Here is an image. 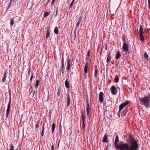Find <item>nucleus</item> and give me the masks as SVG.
I'll return each mask as SVG.
<instances>
[{
	"label": "nucleus",
	"instance_id": "f257e3e1",
	"mask_svg": "<svg viewBox=\"0 0 150 150\" xmlns=\"http://www.w3.org/2000/svg\"><path fill=\"white\" fill-rule=\"evenodd\" d=\"M128 142L130 144L129 146L127 143L125 144H117L115 146L117 149H120V150H137L139 147L138 141L132 136L131 134L128 135Z\"/></svg>",
	"mask_w": 150,
	"mask_h": 150
},
{
	"label": "nucleus",
	"instance_id": "f03ea898",
	"mask_svg": "<svg viewBox=\"0 0 150 150\" xmlns=\"http://www.w3.org/2000/svg\"><path fill=\"white\" fill-rule=\"evenodd\" d=\"M139 100L141 105L144 106L146 108L150 107V94L149 93L148 96L139 98Z\"/></svg>",
	"mask_w": 150,
	"mask_h": 150
},
{
	"label": "nucleus",
	"instance_id": "7ed1b4c3",
	"mask_svg": "<svg viewBox=\"0 0 150 150\" xmlns=\"http://www.w3.org/2000/svg\"><path fill=\"white\" fill-rule=\"evenodd\" d=\"M143 28L142 26V25H140V28L139 30V35L140 38L142 42H144V37L143 35Z\"/></svg>",
	"mask_w": 150,
	"mask_h": 150
},
{
	"label": "nucleus",
	"instance_id": "20e7f679",
	"mask_svg": "<svg viewBox=\"0 0 150 150\" xmlns=\"http://www.w3.org/2000/svg\"><path fill=\"white\" fill-rule=\"evenodd\" d=\"M129 45L126 42H124L123 45L122 49L124 50L125 52H127L129 51Z\"/></svg>",
	"mask_w": 150,
	"mask_h": 150
},
{
	"label": "nucleus",
	"instance_id": "39448f33",
	"mask_svg": "<svg viewBox=\"0 0 150 150\" xmlns=\"http://www.w3.org/2000/svg\"><path fill=\"white\" fill-rule=\"evenodd\" d=\"M110 90L112 94L113 95H116L117 92V89L116 87L114 85L111 86Z\"/></svg>",
	"mask_w": 150,
	"mask_h": 150
},
{
	"label": "nucleus",
	"instance_id": "423d86ee",
	"mask_svg": "<svg viewBox=\"0 0 150 150\" xmlns=\"http://www.w3.org/2000/svg\"><path fill=\"white\" fill-rule=\"evenodd\" d=\"M129 101H127L125 103H122L119 106V109L120 110H122L129 103Z\"/></svg>",
	"mask_w": 150,
	"mask_h": 150
},
{
	"label": "nucleus",
	"instance_id": "0eeeda50",
	"mask_svg": "<svg viewBox=\"0 0 150 150\" xmlns=\"http://www.w3.org/2000/svg\"><path fill=\"white\" fill-rule=\"evenodd\" d=\"M104 94L102 92H100L99 95V100L100 103H102L104 100Z\"/></svg>",
	"mask_w": 150,
	"mask_h": 150
},
{
	"label": "nucleus",
	"instance_id": "6e6552de",
	"mask_svg": "<svg viewBox=\"0 0 150 150\" xmlns=\"http://www.w3.org/2000/svg\"><path fill=\"white\" fill-rule=\"evenodd\" d=\"M108 135H107V134L105 133L103 138L102 141L104 143H108Z\"/></svg>",
	"mask_w": 150,
	"mask_h": 150
},
{
	"label": "nucleus",
	"instance_id": "1a4fd4ad",
	"mask_svg": "<svg viewBox=\"0 0 150 150\" xmlns=\"http://www.w3.org/2000/svg\"><path fill=\"white\" fill-rule=\"evenodd\" d=\"M11 104V103L10 102V103H8V105H7V108L6 110V118L8 117L10 110Z\"/></svg>",
	"mask_w": 150,
	"mask_h": 150
},
{
	"label": "nucleus",
	"instance_id": "9d476101",
	"mask_svg": "<svg viewBox=\"0 0 150 150\" xmlns=\"http://www.w3.org/2000/svg\"><path fill=\"white\" fill-rule=\"evenodd\" d=\"M70 62L71 60L69 58H68L67 62V71H69L71 68Z\"/></svg>",
	"mask_w": 150,
	"mask_h": 150
},
{
	"label": "nucleus",
	"instance_id": "9b49d317",
	"mask_svg": "<svg viewBox=\"0 0 150 150\" xmlns=\"http://www.w3.org/2000/svg\"><path fill=\"white\" fill-rule=\"evenodd\" d=\"M86 111L87 116H88L90 114V106L88 103V100L87 101L86 104Z\"/></svg>",
	"mask_w": 150,
	"mask_h": 150
},
{
	"label": "nucleus",
	"instance_id": "f8f14e48",
	"mask_svg": "<svg viewBox=\"0 0 150 150\" xmlns=\"http://www.w3.org/2000/svg\"><path fill=\"white\" fill-rule=\"evenodd\" d=\"M107 58L106 62L107 63H108L111 59L112 58L111 56L110 55V52L108 53L107 55Z\"/></svg>",
	"mask_w": 150,
	"mask_h": 150
},
{
	"label": "nucleus",
	"instance_id": "ddd939ff",
	"mask_svg": "<svg viewBox=\"0 0 150 150\" xmlns=\"http://www.w3.org/2000/svg\"><path fill=\"white\" fill-rule=\"evenodd\" d=\"M47 34L46 37L47 39L49 37L50 35V29L49 28H48L46 31Z\"/></svg>",
	"mask_w": 150,
	"mask_h": 150
},
{
	"label": "nucleus",
	"instance_id": "4468645a",
	"mask_svg": "<svg viewBox=\"0 0 150 150\" xmlns=\"http://www.w3.org/2000/svg\"><path fill=\"white\" fill-rule=\"evenodd\" d=\"M67 107L69 106L70 105V101H71V99L70 97V96L69 94H68L67 96Z\"/></svg>",
	"mask_w": 150,
	"mask_h": 150
},
{
	"label": "nucleus",
	"instance_id": "2eb2a0df",
	"mask_svg": "<svg viewBox=\"0 0 150 150\" xmlns=\"http://www.w3.org/2000/svg\"><path fill=\"white\" fill-rule=\"evenodd\" d=\"M121 55L120 52H119V51L117 52L115 57V58L116 59H119L120 58V57H121Z\"/></svg>",
	"mask_w": 150,
	"mask_h": 150
},
{
	"label": "nucleus",
	"instance_id": "dca6fc26",
	"mask_svg": "<svg viewBox=\"0 0 150 150\" xmlns=\"http://www.w3.org/2000/svg\"><path fill=\"white\" fill-rule=\"evenodd\" d=\"M119 137L118 135H117L115 139V146L116 144H117V143L119 142Z\"/></svg>",
	"mask_w": 150,
	"mask_h": 150
},
{
	"label": "nucleus",
	"instance_id": "f3484780",
	"mask_svg": "<svg viewBox=\"0 0 150 150\" xmlns=\"http://www.w3.org/2000/svg\"><path fill=\"white\" fill-rule=\"evenodd\" d=\"M7 73L6 72V71L4 73V78L2 80V81L3 82H5V81L6 80V76H7Z\"/></svg>",
	"mask_w": 150,
	"mask_h": 150
},
{
	"label": "nucleus",
	"instance_id": "a211bd4d",
	"mask_svg": "<svg viewBox=\"0 0 150 150\" xmlns=\"http://www.w3.org/2000/svg\"><path fill=\"white\" fill-rule=\"evenodd\" d=\"M50 13V11H48V12H46L44 15V17L45 18L48 16Z\"/></svg>",
	"mask_w": 150,
	"mask_h": 150
},
{
	"label": "nucleus",
	"instance_id": "6ab92c4d",
	"mask_svg": "<svg viewBox=\"0 0 150 150\" xmlns=\"http://www.w3.org/2000/svg\"><path fill=\"white\" fill-rule=\"evenodd\" d=\"M40 123V120H38L37 121L36 124L35 125V128L38 130L39 128V124Z\"/></svg>",
	"mask_w": 150,
	"mask_h": 150
},
{
	"label": "nucleus",
	"instance_id": "aec40b11",
	"mask_svg": "<svg viewBox=\"0 0 150 150\" xmlns=\"http://www.w3.org/2000/svg\"><path fill=\"white\" fill-rule=\"evenodd\" d=\"M56 124L55 123H53L52 126V133H53L54 131L55 128Z\"/></svg>",
	"mask_w": 150,
	"mask_h": 150
},
{
	"label": "nucleus",
	"instance_id": "412c9836",
	"mask_svg": "<svg viewBox=\"0 0 150 150\" xmlns=\"http://www.w3.org/2000/svg\"><path fill=\"white\" fill-rule=\"evenodd\" d=\"M148 55L147 54L146 52H145L144 55V57L147 61L149 60V59L148 58Z\"/></svg>",
	"mask_w": 150,
	"mask_h": 150
},
{
	"label": "nucleus",
	"instance_id": "4be33fe9",
	"mask_svg": "<svg viewBox=\"0 0 150 150\" xmlns=\"http://www.w3.org/2000/svg\"><path fill=\"white\" fill-rule=\"evenodd\" d=\"M65 84L66 88H69V84L67 80H66L65 82Z\"/></svg>",
	"mask_w": 150,
	"mask_h": 150
},
{
	"label": "nucleus",
	"instance_id": "5701e85b",
	"mask_svg": "<svg viewBox=\"0 0 150 150\" xmlns=\"http://www.w3.org/2000/svg\"><path fill=\"white\" fill-rule=\"evenodd\" d=\"M90 52L89 50H88L87 52V56L89 57H87L86 59L87 60H89V57L90 56Z\"/></svg>",
	"mask_w": 150,
	"mask_h": 150
},
{
	"label": "nucleus",
	"instance_id": "b1692460",
	"mask_svg": "<svg viewBox=\"0 0 150 150\" xmlns=\"http://www.w3.org/2000/svg\"><path fill=\"white\" fill-rule=\"evenodd\" d=\"M54 33L56 34H57L59 33V31H58V29L57 27H56L55 28L54 30Z\"/></svg>",
	"mask_w": 150,
	"mask_h": 150
},
{
	"label": "nucleus",
	"instance_id": "393cba45",
	"mask_svg": "<svg viewBox=\"0 0 150 150\" xmlns=\"http://www.w3.org/2000/svg\"><path fill=\"white\" fill-rule=\"evenodd\" d=\"M115 83H118L119 80V76L118 75L115 76Z\"/></svg>",
	"mask_w": 150,
	"mask_h": 150
},
{
	"label": "nucleus",
	"instance_id": "a878e982",
	"mask_svg": "<svg viewBox=\"0 0 150 150\" xmlns=\"http://www.w3.org/2000/svg\"><path fill=\"white\" fill-rule=\"evenodd\" d=\"M82 21L81 18H79L78 22H77L76 25V28L79 25L80 23Z\"/></svg>",
	"mask_w": 150,
	"mask_h": 150
},
{
	"label": "nucleus",
	"instance_id": "bb28decb",
	"mask_svg": "<svg viewBox=\"0 0 150 150\" xmlns=\"http://www.w3.org/2000/svg\"><path fill=\"white\" fill-rule=\"evenodd\" d=\"M82 115H81V117L82 119H86V117L85 116V112H81Z\"/></svg>",
	"mask_w": 150,
	"mask_h": 150
},
{
	"label": "nucleus",
	"instance_id": "cd10ccee",
	"mask_svg": "<svg viewBox=\"0 0 150 150\" xmlns=\"http://www.w3.org/2000/svg\"><path fill=\"white\" fill-rule=\"evenodd\" d=\"M14 21L13 18H11V19L10 24L11 26H12L14 24Z\"/></svg>",
	"mask_w": 150,
	"mask_h": 150
},
{
	"label": "nucleus",
	"instance_id": "c85d7f7f",
	"mask_svg": "<svg viewBox=\"0 0 150 150\" xmlns=\"http://www.w3.org/2000/svg\"><path fill=\"white\" fill-rule=\"evenodd\" d=\"M40 82V81L39 80H37L36 81V83L35 85V87H37L38 85H39V83Z\"/></svg>",
	"mask_w": 150,
	"mask_h": 150
},
{
	"label": "nucleus",
	"instance_id": "c756f323",
	"mask_svg": "<svg viewBox=\"0 0 150 150\" xmlns=\"http://www.w3.org/2000/svg\"><path fill=\"white\" fill-rule=\"evenodd\" d=\"M57 91H58V92H57V96L58 97H59L60 95V93L61 92V90L59 89H58L57 90Z\"/></svg>",
	"mask_w": 150,
	"mask_h": 150
},
{
	"label": "nucleus",
	"instance_id": "7c9ffc66",
	"mask_svg": "<svg viewBox=\"0 0 150 150\" xmlns=\"http://www.w3.org/2000/svg\"><path fill=\"white\" fill-rule=\"evenodd\" d=\"M10 146V150H14V146L12 143L11 144Z\"/></svg>",
	"mask_w": 150,
	"mask_h": 150
},
{
	"label": "nucleus",
	"instance_id": "2f4dec72",
	"mask_svg": "<svg viewBox=\"0 0 150 150\" xmlns=\"http://www.w3.org/2000/svg\"><path fill=\"white\" fill-rule=\"evenodd\" d=\"M88 67L85 66L84 69V71L85 73L86 74L88 72Z\"/></svg>",
	"mask_w": 150,
	"mask_h": 150
},
{
	"label": "nucleus",
	"instance_id": "473e14b6",
	"mask_svg": "<svg viewBox=\"0 0 150 150\" xmlns=\"http://www.w3.org/2000/svg\"><path fill=\"white\" fill-rule=\"evenodd\" d=\"M82 126L83 127L81 129V130H83L84 131L85 130V122H82Z\"/></svg>",
	"mask_w": 150,
	"mask_h": 150
},
{
	"label": "nucleus",
	"instance_id": "72a5a7b5",
	"mask_svg": "<svg viewBox=\"0 0 150 150\" xmlns=\"http://www.w3.org/2000/svg\"><path fill=\"white\" fill-rule=\"evenodd\" d=\"M98 69H95V77L96 78L97 77V75L98 74Z\"/></svg>",
	"mask_w": 150,
	"mask_h": 150
},
{
	"label": "nucleus",
	"instance_id": "f704fd0d",
	"mask_svg": "<svg viewBox=\"0 0 150 150\" xmlns=\"http://www.w3.org/2000/svg\"><path fill=\"white\" fill-rule=\"evenodd\" d=\"M122 115L124 116L126 115V111H123L122 112Z\"/></svg>",
	"mask_w": 150,
	"mask_h": 150
},
{
	"label": "nucleus",
	"instance_id": "c9c22d12",
	"mask_svg": "<svg viewBox=\"0 0 150 150\" xmlns=\"http://www.w3.org/2000/svg\"><path fill=\"white\" fill-rule=\"evenodd\" d=\"M65 69V68L64 67V64H62L61 67V70H64Z\"/></svg>",
	"mask_w": 150,
	"mask_h": 150
},
{
	"label": "nucleus",
	"instance_id": "e433bc0d",
	"mask_svg": "<svg viewBox=\"0 0 150 150\" xmlns=\"http://www.w3.org/2000/svg\"><path fill=\"white\" fill-rule=\"evenodd\" d=\"M33 73H32V75H31V77H30V81L31 82H32V80L33 79Z\"/></svg>",
	"mask_w": 150,
	"mask_h": 150
},
{
	"label": "nucleus",
	"instance_id": "4c0bfd02",
	"mask_svg": "<svg viewBox=\"0 0 150 150\" xmlns=\"http://www.w3.org/2000/svg\"><path fill=\"white\" fill-rule=\"evenodd\" d=\"M148 4H149L148 8L149 9H150V0H148Z\"/></svg>",
	"mask_w": 150,
	"mask_h": 150
},
{
	"label": "nucleus",
	"instance_id": "58836bf2",
	"mask_svg": "<svg viewBox=\"0 0 150 150\" xmlns=\"http://www.w3.org/2000/svg\"><path fill=\"white\" fill-rule=\"evenodd\" d=\"M58 9L57 8L56 9V15H55V17H56L57 14H58Z\"/></svg>",
	"mask_w": 150,
	"mask_h": 150
},
{
	"label": "nucleus",
	"instance_id": "ea45409f",
	"mask_svg": "<svg viewBox=\"0 0 150 150\" xmlns=\"http://www.w3.org/2000/svg\"><path fill=\"white\" fill-rule=\"evenodd\" d=\"M88 64H89V63H88V62H86V63L85 66H86V67H88Z\"/></svg>",
	"mask_w": 150,
	"mask_h": 150
},
{
	"label": "nucleus",
	"instance_id": "a19ab883",
	"mask_svg": "<svg viewBox=\"0 0 150 150\" xmlns=\"http://www.w3.org/2000/svg\"><path fill=\"white\" fill-rule=\"evenodd\" d=\"M44 131H43V130H42V131L41 133V136H43L44 135Z\"/></svg>",
	"mask_w": 150,
	"mask_h": 150
},
{
	"label": "nucleus",
	"instance_id": "79ce46f5",
	"mask_svg": "<svg viewBox=\"0 0 150 150\" xmlns=\"http://www.w3.org/2000/svg\"><path fill=\"white\" fill-rule=\"evenodd\" d=\"M54 145L53 144L51 146V150H54Z\"/></svg>",
	"mask_w": 150,
	"mask_h": 150
},
{
	"label": "nucleus",
	"instance_id": "37998d69",
	"mask_svg": "<svg viewBox=\"0 0 150 150\" xmlns=\"http://www.w3.org/2000/svg\"><path fill=\"white\" fill-rule=\"evenodd\" d=\"M62 64H64V58L63 57H62Z\"/></svg>",
	"mask_w": 150,
	"mask_h": 150
},
{
	"label": "nucleus",
	"instance_id": "c03bdc74",
	"mask_svg": "<svg viewBox=\"0 0 150 150\" xmlns=\"http://www.w3.org/2000/svg\"><path fill=\"white\" fill-rule=\"evenodd\" d=\"M73 3H73V2H71V3L70 4V7H69L70 8H71V7L72 6L73 4Z\"/></svg>",
	"mask_w": 150,
	"mask_h": 150
},
{
	"label": "nucleus",
	"instance_id": "a18cd8bd",
	"mask_svg": "<svg viewBox=\"0 0 150 150\" xmlns=\"http://www.w3.org/2000/svg\"><path fill=\"white\" fill-rule=\"evenodd\" d=\"M11 95L10 96V98H9V101L8 103H10V102L11 103Z\"/></svg>",
	"mask_w": 150,
	"mask_h": 150
},
{
	"label": "nucleus",
	"instance_id": "49530a36",
	"mask_svg": "<svg viewBox=\"0 0 150 150\" xmlns=\"http://www.w3.org/2000/svg\"><path fill=\"white\" fill-rule=\"evenodd\" d=\"M12 1V0H11L10 1V4H9L8 7H10L11 6V4Z\"/></svg>",
	"mask_w": 150,
	"mask_h": 150
},
{
	"label": "nucleus",
	"instance_id": "de8ad7c7",
	"mask_svg": "<svg viewBox=\"0 0 150 150\" xmlns=\"http://www.w3.org/2000/svg\"><path fill=\"white\" fill-rule=\"evenodd\" d=\"M45 124L44 123L43 125L42 129V130H43V131H44V128H45Z\"/></svg>",
	"mask_w": 150,
	"mask_h": 150
},
{
	"label": "nucleus",
	"instance_id": "09e8293b",
	"mask_svg": "<svg viewBox=\"0 0 150 150\" xmlns=\"http://www.w3.org/2000/svg\"><path fill=\"white\" fill-rule=\"evenodd\" d=\"M121 110H120L119 109V111L118 112V113H119V114H120L121 113H122V112H121Z\"/></svg>",
	"mask_w": 150,
	"mask_h": 150
},
{
	"label": "nucleus",
	"instance_id": "8fccbe9b",
	"mask_svg": "<svg viewBox=\"0 0 150 150\" xmlns=\"http://www.w3.org/2000/svg\"><path fill=\"white\" fill-rule=\"evenodd\" d=\"M55 0H52V2H51V4L52 5H53V4Z\"/></svg>",
	"mask_w": 150,
	"mask_h": 150
},
{
	"label": "nucleus",
	"instance_id": "3c124183",
	"mask_svg": "<svg viewBox=\"0 0 150 150\" xmlns=\"http://www.w3.org/2000/svg\"><path fill=\"white\" fill-rule=\"evenodd\" d=\"M82 119V122H85V121L86 120V119Z\"/></svg>",
	"mask_w": 150,
	"mask_h": 150
},
{
	"label": "nucleus",
	"instance_id": "603ef678",
	"mask_svg": "<svg viewBox=\"0 0 150 150\" xmlns=\"http://www.w3.org/2000/svg\"><path fill=\"white\" fill-rule=\"evenodd\" d=\"M50 0H48L47 2V4H46V6L48 4V3H49V2H50Z\"/></svg>",
	"mask_w": 150,
	"mask_h": 150
},
{
	"label": "nucleus",
	"instance_id": "864d4df0",
	"mask_svg": "<svg viewBox=\"0 0 150 150\" xmlns=\"http://www.w3.org/2000/svg\"><path fill=\"white\" fill-rule=\"evenodd\" d=\"M30 69L28 71V74H30Z\"/></svg>",
	"mask_w": 150,
	"mask_h": 150
},
{
	"label": "nucleus",
	"instance_id": "5fc2aeb1",
	"mask_svg": "<svg viewBox=\"0 0 150 150\" xmlns=\"http://www.w3.org/2000/svg\"><path fill=\"white\" fill-rule=\"evenodd\" d=\"M115 67H117L118 65H117V63H115Z\"/></svg>",
	"mask_w": 150,
	"mask_h": 150
},
{
	"label": "nucleus",
	"instance_id": "6e6d98bb",
	"mask_svg": "<svg viewBox=\"0 0 150 150\" xmlns=\"http://www.w3.org/2000/svg\"><path fill=\"white\" fill-rule=\"evenodd\" d=\"M61 71H62V74H64V70H61Z\"/></svg>",
	"mask_w": 150,
	"mask_h": 150
},
{
	"label": "nucleus",
	"instance_id": "4d7b16f0",
	"mask_svg": "<svg viewBox=\"0 0 150 150\" xmlns=\"http://www.w3.org/2000/svg\"><path fill=\"white\" fill-rule=\"evenodd\" d=\"M97 65H96V66H95V69H98L97 68Z\"/></svg>",
	"mask_w": 150,
	"mask_h": 150
},
{
	"label": "nucleus",
	"instance_id": "13d9d810",
	"mask_svg": "<svg viewBox=\"0 0 150 150\" xmlns=\"http://www.w3.org/2000/svg\"><path fill=\"white\" fill-rule=\"evenodd\" d=\"M118 115L119 116V117H120V114H119V113H118Z\"/></svg>",
	"mask_w": 150,
	"mask_h": 150
},
{
	"label": "nucleus",
	"instance_id": "bf43d9fd",
	"mask_svg": "<svg viewBox=\"0 0 150 150\" xmlns=\"http://www.w3.org/2000/svg\"><path fill=\"white\" fill-rule=\"evenodd\" d=\"M60 140L59 141L58 143V144H59V142H60Z\"/></svg>",
	"mask_w": 150,
	"mask_h": 150
},
{
	"label": "nucleus",
	"instance_id": "052dcab7",
	"mask_svg": "<svg viewBox=\"0 0 150 150\" xmlns=\"http://www.w3.org/2000/svg\"><path fill=\"white\" fill-rule=\"evenodd\" d=\"M75 0H73L72 2H73V3H74V2L75 1Z\"/></svg>",
	"mask_w": 150,
	"mask_h": 150
},
{
	"label": "nucleus",
	"instance_id": "680f3d73",
	"mask_svg": "<svg viewBox=\"0 0 150 150\" xmlns=\"http://www.w3.org/2000/svg\"><path fill=\"white\" fill-rule=\"evenodd\" d=\"M59 144H58L57 145V147H58Z\"/></svg>",
	"mask_w": 150,
	"mask_h": 150
},
{
	"label": "nucleus",
	"instance_id": "e2e57ef3",
	"mask_svg": "<svg viewBox=\"0 0 150 150\" xmlns=\"http://www.w3.org/2000/svg\"><path fill=\"white\" fill-rule=\"evenodd\" d=\"M74 74V73H73V72H72V73H71V74Z\"/></svg>",
	"mask_w": 150,
	"mask_h": 150
},
{
	"label": "nucleus",
	"instance_id": "0e129e2a",
	"mask_svg": "<svg viewBox=\"0 0 150 150\" xmlns=\"http://www.w3.org/2000/svg\"><path fill=\"white\" fill-rule=\"evenodd\" d=\"M74 150V149H73V150Z\"/></svg>",
	"mask_w": 150,
	"mask_h": 150
}]
</instances>
